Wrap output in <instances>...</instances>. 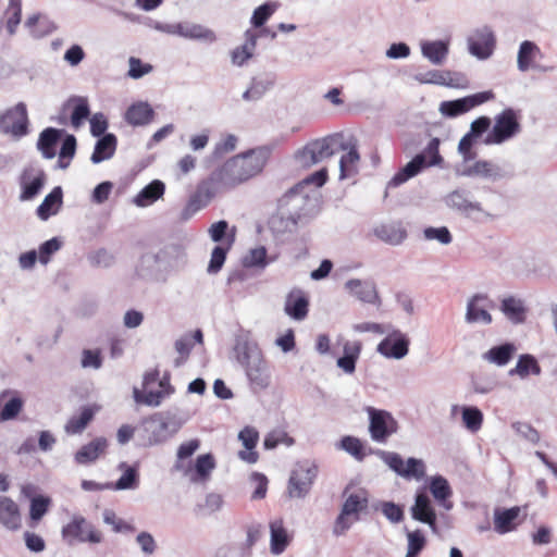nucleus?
<instances>
[{"instance_id":"obj_60","label":"nucleus","mask_w":557,"mask_h":557,"mask_svg":"<svg viewBox=\"0 0 557 557\" xmlns=\"http://www.w3.org/2000/svg\"><path fill=\"white\" fill-rule=\"evenodd\" d=\"M223 504V499L220 495L211 493L208 494L205 503L198 505V510L203 513H212L218 511Z\"/></svg>"},{"instance_id":"obj_4","label":"nucleus","mask_w":557,"mask_h":557,"mask_svg":"<svg viewBox=\"0 0 557 557\" xmlns=\"http://www.w3.org/2000/svg\"><path fill=\"white\" fill-rule=\"evenodd\" d=\"M62 537L70 545L76 542L99 544L103 540L101 531L83 516H74L72 520L62 528Z\"/></svg>"},{"instance_id":"obj_3","label":"nucleus","mask_w":557,"mask_h":557,"mask_svg":"<svg viewBox=\"0 0 557 557\" xmlns=\"http://www.w3.org/2000/svg\"><path fill=\"white\" fill-rule=\"evenodd\" d=\"M443 158L440 154V139L432 138L423 152L417 154L410 162L401 168L389 181L388 185L397 187L411 177L418 175L423 169L441 165Z\"/></svg>"},{"instance_id":"obj_52","label":"nucleus","mask_w":557,"mask_h":557,"mask_svg":"<svg viewBox=\"0 0 557 557\" xmlns=\"http://www.w3.org/2000/svg\"><path fill=\"white\" fill-rule=\"evenodd\" d=\"M231 244L232 243H228V245L226 247H224V246H215L214 247V249L212 250V253H211V259H210L209 265H208L209 273H218L222 269V267L225 262V259H226L227 251L231 248Z\"/></svg>"},{"instance_id":"obj_8","label":"nucleus","mask_w":557,"mask_h":557,"mask_svg":"<svg viewBox=\"0 0 557 557\" xmlns=\"http://www.w3.org/2000/svg\"><path fill=\"white\" fill-rule=\"evenodd\" d=\"M520 131V124L516 112L512 109H505L495 117V124L485 138L487 145L502 144Z\"/></svg>"},{"instance_id":"obj_61","label":"nucleus","mask_w":557,"mask_h":557,"mask_svg":"<svg viewBox=\"0 0 557 557\" xmlns=\"http://www.w3.org/2000/svg\"><path fill=\"white\" fill-rule=\"evenodd\" d=\"M102 364L100 350L85 349L82 357V366L84 368L99 369Z\"/></svg>"},{"instance_id":"obj_2","label":"nucleus","mask_w":557,"mask_h":557,"mask_svg":"<svg viewBox=\"0 0 557 557\" xmlns=\"http://www.w3.org/2000/svg\"><path fill=\"white\" fill-rule=\"evenodd\" d=\"M343 133H334L322 138L309 141L296 153V160L300 166L309 169L339 151L343 143Z\"/></svg>"},{"instance_id":"obj_17","label":"nucleus","mask_w":557,"mask_h":557,"mask_svg":"<svg viewBox=\"0 0 557 557\" xmlns=\"http://www.w3.org/2000/svg\"><path fill=\"white\" fill-rule=\"evenodd\" d=\"M470 52L480 58L485 59L491 55L495 39L491 30L487 28L478 29L468 40Z\"/></svg>"},{"instance_id":"obj_50","label":"nucleus","mask_w":557,"mask_h":557,"mask_svg":"<svg viewBox=\"0 0 557 557\" xmlns=\"http://www.w3.org/2000/svg\"><path fill=\"white\" fill-rule=\"evenodd\" d=\"M408 549L406 557H418L426 544V540L420 530L409 532L408 535Z\"/></svg>"},{"instance_id":"obj_28","label":"nucleus","mask_w":557,"mask_h":557,"mask_svg":"<svg viewBox=\"0 0 557 557\" xmlns=\"http://www.w3.org/2000/svg\"><path fill=\"white\" fill-rule=\"evenodd\" d=\"M368 494L364 490L351 493L342 507L345 515H350L354 520H359V513L368 508Z\"/></svg>"},{"instance_id":"obj_24","label":"nucleus","mask_w":557,"mask_h":557,"mask_svg":"<svg viewBox=\"0 0 557 557\" xmlns=\"http://www.w3.org/2000/svg\"><path fill=\"white\" fill-rule=\"evenodd\" d=\"M71 110V124L78 128L90 114L88 101L83 97H74L66 101L63 111Z\"/></svg>"},{"instance_id":"obj_33","label":"nucleus","mask_w":557,"mask_h":557,"mask_svg":"<svg viewBox=\"0 0 557 557\" xmlns=\"http://www.w3.org/2000/svg\"><path fill=\"white\" fill-rule=\"evenodd\" d=\"M164 188L161 181H153L139 191L134 201L138 207L149 206L163 196Z\"/></svg>"},{"instance_id":"obj_9","label":"nucleus","mask_w":557,"mask_h":557,"mask_svg":"<svg viewBox=\"0 0 557 557\" xmlns=\"http://www.w3.org/2000/svg\"><path fill=\"white\" fill-rule=\"evenodd\" d=\"M315 475V467H311L308 463L296 465L290 473L287 484V493L289 497H305L309 493Z\"/></svg>"},{"instance_id":"obj_25","label":"nucleus","mask_w":557,"mask_h":557,"mask_svg":"<svg viewBox=\"0 0 557 557\" xmlns=\"http://www.w3.org/2000/svg\"><path fill=\"white\" fill-rule=\"evenodd\" d=\"M259 37V34L255 30L248 29L245 33V42L244 45L236 47L232 51V62L235 65H243L246 61H248L256 49L257 46V39Z\"/></svg>"},{"instance_id":"obj_46","label":"nucleus","mask_w":557,"mask_h":557,"mask_svg":"<svg viewBox=\"0 0 557 557\" xmlns=\"http://www.w3.org/2000/svg\"><path fill=\"white\" fill-rule=\"evenodd\" d=\"M341 447L359 461L366 457L364 445L358 437L344 436L341 441Z\"/></svg>"},{"instance_id":"obj_22","label":"nucleus","mask_w":557,"mask_h":557,"mask_svg":"<svg viewBox=\"0 0 557 557\" xmlns=\"http://www.w3.org/2000/svg\"><path fill=\"white\" fill-rule=\"evenodd\" d=\"M108 447V442L103 437H97L90 443L82 446L75 454V461L81 465L90 463L99 458Z\"/></svg>"},{"instance_id":"obj_35","label":"nucleus","mask_w":557,"mask_h":557,"mask_svg":"<svg viewBox=\"0 0 557 557\" xmlns=\"http://www.w3.org/2000/svg\"><path fill=\"white\" fill-rule=\"evenodd\" d=\"M346 285L361 301L369 304L379 301V295L374 285L362 283L360 280H350Z\"/></svg>"},{"instance_id":"obj_51","label":"nucleus","mask_w":557,"mask_h":557,"mask_svg":"<svg viewBox=\"0 0 557 557\" xmlns=\"http://www.w3.org/2000/svg\"><path fill=\"white\" fill-rule=\"evenodd\" d=\"M199 447H200V440H198V438H193L190 441L182 443L180 445V447L177 448V453H176L177 460L175 463V468L177 470H182L183 469L182 461L187 459L188 457L193 456L198 450Z\"/></svg>"},{"instance_id":"obj_63","label":"nucleus","mask_w":557,"mask_h":557,"mask_svg":"<svg viewBox=\"0 0 557 557\" xmlns=\"http://www.w3.org/2000/svg\"><path fill=\"white\" fill-rule=\"evenodd\" d=\"M108 128V120L104 114L96 113L90 119V132L95 137L104 134Z\"/></svg>"},{"instance_id":"obj_41","label":"nucleus","mask_w":557,"mask_h":557,"mask_svg":"<svg viewBox=\"0 0 557 557\" xmlns=\"http://www.w3.org/2000/svg\"><path fill=\"white\" fill-rule=\"evenodd\" d=\"M541 368L536 361V359L531 355H522L515 369L510 370V374H518L521 377H525L529 374H540Z\"/></svg>"},{"instance_id":"obj_42","label":"nucleus","mask_w":557,"mask_h":557,"mask_svg":"<svg viewBox=\"0 0 557 557\" xmlns=\"http://www.w3.org/2000/svg\"><path fill=\"white\" fill-rule=\"evenodd\" d=\"M51 506V498L44 495H37L30 498L29 518L34 522H38L48 512Z\"/></svg>"},{"instance_id":"obj_14","label":"nucleus","mask_w":557,"mask_h":557,"mask_svg":"<svg viewBox=\"0 0 557 557\" xmlns=\"http://www.w3.org/2000/svg\"><path fill=\"white\" fill-rule=\"evenodd\" d=\"M46 173L38 168H26L20 176V185L22 188L20 200L26 201L35 198L42 189L46 183Z\"/></svg>"},{"instance_id":"obj_44","label":"nucleus","mask_w":557,"mask_h":557,"mask_svg":"<svg viewBox=\"0 0 557 557\" xmlns=\"http://www.w3.org/2000/svg\"><path fill=\"white\" fill-rule=\"evenodd\" d=\"M430 491L433 497L442 504L451 496V490L447 480L441 475L431 479Z\"/></svg>"},{"instance_id":"obj_15","label":"nucleus","mask_w":557,"mask_h":557,"mask_svg":"<svg viewBox=\"0 0 557 557\" xmlns=\"http://www.w3.org/2000/svg\"><path fill=\"white\" fill-rule=\"evenodd\" d=\"M376 350L386 358L401 359L409 350V339L403 333L396 331L386 336Z\"/></svg>"},{"instance_id":"obj_1","label":"nucleus","mask_w":557,"mask_h":557,"mask_svg":"<svg viewBox=\"0 0 557 557\" xmlns=\"http://www.w3.org/2000/svg\"><path fill=\"white\" fill-rule=\"evenodd\" d=\"M269 159V151L264 148L251 149L236 154L216 168L218 175L230 189L248 182L259 175Z\"/></svg>"},{"instance_id":"obj_20","label":"nucleus","mask_w":557,"mask_h":557,"mask_svg":"<svg viewBox=\"0 0 557 557\" xmlns=\"http://www.w3.org/2000/svg\"><path fill=\"white\" fill-rule=\"evenodd\" d=\"M238 438L246 448L238 453L239 458L248 463H256L259 459V454L255 450L259 441L258 431L252 426H245L239 432Z\"/></svg>"},{"instance_id":"obj_12","label":"nucleus","mask_w":557,"mask_h":557,"mask_svg":"<svg viewBox=\"0 0 557 557\" xmlns=\"http://www.w3.org/2000/svg\"><path fill=\"white\" fill-rule=\"evenodd\" d=\"M215 169L207 178L200 181L190 198V205L206 207L219 193L230 190Z\"/></svg>"},{"instance_id":"obj_49","label":"nucleus","mask_w":557,"mask_h":557,"mask_svg":"<svg viewBox=\"0 0 557 557\" xmlns=\"http://www.w3.org/2000/svg\"><path fill=\"white\" fill-rule=\"evenodd\" d=\"M327 178H329V171L326 168H322L319 171H315L314 173L308 175L295 187L290 188L288 194H296L297 190L300 187H302L304 185H313L315 187H322L327 182Z\"/></svg>"},{"instance_id":"obj_7","label":"nucleus","mask_w":557,"mask_h":557,"mask_svg":"<svg viewBox=\"0 0 557 557\" xmlns=\"http://www.w3.org/2000/svg\"><path fill=\"white\" fill-rule=\"evenodd\" d=\"M383 461L398 475L406 480L420 481L425 476V463L421 459L408 458L406 461L397 453L381 454Z\"/></svg>"},{"instance_id":"obj_54","label":"nucleus","mask_w":557,"mask_h":557,"mask_svg":"<svg viewBox=\"0 0 557 557\" xmlns=\"http://www.w3.org/2000/svg\"><path fill=\"white\" fill-rule=\"evenodd\" d=\"M185 36L194 39H201L208 42H213L216 39L214 32L202 25H191L186 29Z\"/></svg>"},{"instance_id":"obj_34","label":"nucleus","mask_w":557,"mask_h":557,"mask_svg":"<svg viewBox=\"0 0 557 557\" xmlns=\"http://www.w3.org/2000/svg\"><path fill=\"white\" fill-rule=\"evenodd\" d=\"M486 297L476 295L468 304L466 319L468 322H483L490 324L492 317L487 312L485 306H480V302L485 301Z\"/></svg>"},{"instance_id":"obj_21","label":"nucleus","mask_w":557,"mask_h":557,"mask_svg":"<svg viewBox=\"0 0 557 557\" xmlns=\"http://www.w3.org/2000/svg\"><path fill=\"white\" fill-rule=\"evenodd\" d=\"M309 300L302 290H292L285 301V312L295 320H304L308 315Z\"/></svg>"},{"instance_id":"obj_62","label":"nucleus","mask_w":557,"mask_h":557,"mask_svg":"<svg viewBox=\"0 0 557 557\" xmlns=\"http://www.w3.org/2000/svg\"><path fill=\"white\" fill-rule=\"evenodd\" d=\"M267 258V250L264 247H258L250 250L249 255L245 259L246 265L249 267H264Z\"/></svg>"},{"instance_id":"obj_53","label":"nucleus","mask_w":557,"mask_h":557,"mask_svg":"<svg viewBox=\"0 0 557 557\" xmlns=\"http://www.w3.org/2000/svg\"><path fill=\"white\" fill-rule=\"evenodd\" d=\"M237 137L232 134H227L223 136L219 143L215 144L213 149V157L214 158H222L225 154L233 152L236 149L237 146Z\"/></svg>"},{"instance_id":"obj_38","label":"nucleus","mask_w":557,"mask_h":557,"mask_svg":"<svg viewBox=\"0 0 557 557\" xmlns=\"http://www.w3.org/2000/svg\"><path fill=\"white\" fill-rule=\"evenodd\" d=\"M502 311L513 323H521L525 318V310L521 300L513 297L505 298L502 302Z\"/></svg>"},{"instance_id":"obj_59","label":"nucleus","mask_w":557,"mask_h":557,"mask_svg":"<svg viewBox=\"0 0 557 557\" xmlns=\"http://www.w3.org/2000/svg\"><path fill=\"white\" fill-rule=\"evenodd\" d=\"M138 480V474L135 468L127 467L124 473L115 483V488L117 490H127L136 486Z\"/></svg>"},{"instance_id":"obj_37","label":"nucleus","mask_w":557,"mask_h":557,"mask_svg":"<svg viewBox=\"0 0 557 557\" xmlns=\"http://www.w3.org/2000/svg\"><path fill=\"white\" fill-rule=\"evenodd\" d=\"M515 349V346L509 343L500 346H495L491 348L487 352H485L484 358L497 366H505L512 358Z\"/></svg>"},{"instance_id":"obj_48","label":"nucleus","mask_w":557,"mask_h":557,"mask_svg":"<svg viewBox=\"0 0 557 557\" xmlns=\"http://www.w3.org/2000/svg\"><path fill=\"white\" fill-rule=\"evenodd\" d=\"M278 3L276 2H267L260 7H258L252 14L251 24L255 27H261L271 15L277 10Z\"/></svg>"},{"instance_id":"obj_23","label":"nucleus","mask_w":557,"mask_h":557,"mask_svg":"<svg viewBox=\"0 0 557 557\" xmlns=\"http://www.w3.org/2000/svg\"><path fill=\"white\" fill-rule=\"evenodd\" d=\"M153 116V109L147 102H136L125 112V121L133 126L147 125Z\"/></svg>"},{"instance_id":"obj_55","label":"nucleus","mask_w":557,"mask_h":557,"mask_svg":"<svg viewBox=\"0 0 557 557\" xmlns=\"http://www.w3.org/2000/svg\"><path fill=\"white\" fill-rule=\"evenodd\" d=\"M23 408V400L20 397H12L9 399L0 413L2 420H12L17 417Z\"/></svg>"},{"instance_id":"obj_29","label":"nucleus","mask_w":557,"mask_h":557,"mask_svg":"<svg viewBox=\"0 0 557 557\" xmlns=\"http://www.w3.org/2000/svg\"><path fill=\"white\" fill-rule=\"evenodd\" d=\"M61 203L62 190L61 187H55L45 197L44 201L37 208L38 218L44 221L48 220L52 214L58 212Z\"/></svg>"},{"instance_id":"obj_43","label":"nucleus","mask_w":557,"mask_h":557,"mask_svg":"<svg viewBox=\"0 0 557 557\" xmlns=\"http://www.w3.org/2000/svg\"><path fill=\"white\" fill-rule=\"evenodd\" d=\"M25 26L35 38L44 37L51 32L50 23L40 14L29 16L25 22Z\"/></svg>"},{"instance_id":"obj_18","label":"nucleus","mask_w":557,"mask_h":557,"mask_svg":"<svg viewBox=\"0 0 557 557\" xmlns=\"http://www.w3.org/2000/svg\"><path fill=\"white\" fill-rule=\"evenodd\" d=\"M216 462L212 454L199 455L194 467L184 470L185 475H189L193 482H206L211 472L215 469Z\"/></svg>"},{"instance_id":"obj_19","label":"nucleus","mask_w":557,"mask_h":557,"mask_svg":"<svg viewBox=\"0 0 557 557\" xmlns=\"http://www.w3.org/2000/svg\"><path fill=\"white\" fill-rule=\"evenodd\" d=\"M520 512L521 509L518 506L508 509H495L494 530L499 534L513 531L520 523Z\"/></svg>"},{"instance_id":"obj_16","label":"nucleus","mask_w":557,"mask_h":557,"mask_svg":"<svg viewBox=\"0 0 557 557\" xmlns=\"http://www.w3.org/2000/svg\"><path fill=\"white\" fill-rule=\"evenodd\" d=\"M0 524L12 532L22 527V515L18 505L8 496H0Z\"/></svg>"},{"instance_id":"obj_26","label":"nucleus","mask_w":557,"mask_h":557,"mask_svg":"<svg viewBox=\"0 0 557 557\" xmlns=\"http://www.w3.org/2000/svg\"><path fill=\"white\" fill-rule=\"evenodd\" d=\"M375 236L389 245H399L406 238V230L399 223L382 224L374 230Z\"/></svg>"},{"instance_id":"obj_39","label":"nucleus","mask_w":557,"mask_h":557,"mask_svg":"<svg viewBox=\"0 0 557 557\" xmlns=\"http://www.w3.org/2000/svg\"><path fill=\"white\" fill-rule=\"evenodd\" d=\"M540 53L539 47L532 41H523L518 52V67L524 72L530 69L535 57Z\"/></svg>"},{"instance_id":"obj_10","label":"nucleus","mask_w":557,"mask_h":557,"mask_svg":"<svg viewBox=\"0 0 557 557\" xmlns=\"http://www.w3.org/2000/svg\"><path fill=\"white\" fill-rule=\"evenodd\" d=\"M0 129L14 137L25 136L28 132V116L23 102L8 109L0 116Z\"/></svg>"},{"instance_id":"obj_57","label":"nucleus","mask_w":557,"mask_h":557,"mask_svg":"<svg viewBox=\"0 0 557 557\" xmlns=\"http://www.w3.org/2000/svg\"><path fill=\"white\" fill-rule=\"evenodd\" d=\"M475 137L467 133L458 144V151L462 156L465 162L471 161L475 158L476 153L472 150Z\"/></svg>"},{"instance_id":"obj_58","label":"nucleus","mask_w":557,"mask_h":557,"mask_svg":"<svg viewBox=\"0 0 557 557\" xmlns=\"http://www.w3.org/2000/svg\"><path fill=\"white\" fill-rule=\"evenodd\" d=\"M444 78L443 85L447 87L466 88L469 84L467 76L459 72L444 71Z\"/></svg>"},{"instance_id":"obj_27","label":"nucleus","mask_w":557,"mask_h":557,"mask_svg":"<svg viewBox=\"0 0 557 557\" xmlns=\"http://www.w3.org/2000/svg\"><path fill=\"white\" fill-rule=\"evenodd\" d=\"M412 517L413 519L430 525L435 524L436 515L430 505L429 497L425 494L420 493L416 496V503L412 507Z\"/></svg>"},{"instance_id":"obj_5","label":"nucleus","mask_w":557,"mask_h":557,"mask_svg":"<svg viewBox=\"0 0 557 557\" xmlns=\"http://www.w3.org/2000/svg\"><path fill=\"white\" fill-rule=\"evenodd\" d=\"M246 375L250 384L258 389H265L271 383V374L267 360L258 350L246 352L243 357Z\"/></svg>"},{"instance_id":"obj_47","label":"nucleus","mask_w":557,"mask_h":557,"mask_svg":"<svg viewBox=\"0 0 557 557\" xmlns=\"http://www.w3.org/2000/svg\"><path fill=\"white\" fill-rule=\"evenodd\" d=\"M462 421L468 430L476 432L482 426L483 414L475 407H465L462 409Z\"/></svg>"},{"instance_id":"obj_32","label":"nucleus","mask_w":557,"mask_h":557,"mask_svg":"<svg viewBox=\"0 0 557 557\" xmlns=\"http://www.w3.org/2000/svg\"><path fill=\"white\" fill-rule=\"evenodd\" d=\"M95 410L91 407H84L79 414L72 416L66 422L64 430L67 434L74 435L82 433L86 426L92 421Z\"/></svg>"},{"instance_id":"obj_11","label":"nucleus","mask_w":557,"mask_h":557,"mask_svg":"<svg viewBox=\"0 0 557 557\" xmlns=\"http://www.w3.org/2000/svg\"><path fill=\"white\" fill-rule=\"evenodd\" d=\"M339 150L345 151L339 159V180L343 181L357 176L361 160L358 151L357 138L354 136L345 138V136H343V143L339 146Z\"/></svg>"},{"instance_id":"obj_45","label":"nucleus","mask_w":557,"mask_h":557,"mask_svg":"<svg viewBox=\"0 0 557 557\" xmlns=\"http://www.w3.org/2000/svg\"><path fill=\"white\" fill-rule=\"evenodd\" d=\"M497 166L487 160H478L472 165L468 166L465 174L468 176H482L490 177L496 174Z\"/></svg>"},{"instance_id":"obj_64","label":"nucleus","mask_w":557,"mask_h":557,"mask_svg":"<svg viewBox=\"0 0 557 557\" xmlns=\"http://www.w3.org/2000/svg\"><path fill=\"white\" fill-rule=\"evenodd\" d=\"M24 540L26 547L32 552L40 553L46 548V543L44 539L36 533L25 532Z\"/></svg>"},{"instance_id":"obj_6","label":"nucleus","mask_w":557,"mask_h":557,"mask_svg":"<svg viewBox=\"0 0 557 557\" xmlns=\"http://www.w3.org/2000/svg\"><path fill=\"white\" fill-rule=\"evenodd\" d=\"M369 432L371 438L377 443H385L398 430V422L386 410L368 407Z\"/></svg>"},{"instance_id":"obj_36","label":"nucleus","mask_w":557,"mask_h":557,"mask_svg":"<svg viewBox=\"0 0 557 557\" xmlns=\"http://www.w3.org/2000/svg\"><path fill=\"white\" fill-rule=\"evenodd\" d=\"M59 137L60 132L52 127L46 128L41 132L37 145L45 158L51 159L55 156V145Z\"/></svg>"},{"instance_id":"obj_56","label":"nucleus","mask_w":557,"mask_h":557,"mask_svg":"<svg viewBox=\"0 0 557 557\" xmlns=\"http://www.w3.org/2000/svg\"><path fill=\"white\" fill-rule=\"evenodd\" d=\"M197 166V158L187 153L182 157L176 164L175 176L177 180H181L183 176L187 175L189 172L195 170Z\"/></svg>"},{"instance_id":"obj_13","label":"nucleus","mask_w":557,"mask_h":557,"mask_svg":"<svg viewBox=\"0 0 557 557\" xmlns=\"http://www.w3.org/2000/svg\"><path fill=\"white\" fill-rule=\"evenodd\" d=\"M493 96L492 91H483L457 100L443 101L440 104V112L445 116L455 117L488 101Z\"/></svg>"},{"instance_id":"obj_40","label":"nucleus","mask_w":557,"mask_h":557,"mask_svg":"<svg viewBox=\"0 0 557 557\" xmlns=\"http://www.w3.org/2000/svg\"><path fill=\"white\" fill-rule=\"evenodd\" d=\"M422 53L432 63L441 64L448 53V47L443 41H431L422 46Z\"/></svg>"},{"instance_id":"obj_31","label":"nucleus","mask_w":557,"mask_h":557,"mask_svg":"<svg viewBox=\"0 0 557 557\" xmlns=\"http://www.w3.org/2000/svg\"><path fill=\"white\" fill-rule=\"evenodd\" d=\"M271 529V552L275 555L282 554L288 543V535L284 528L283 520H274L270 523Z\"/></svg>"},{"instance_id":"obj_30","label":"nucleus","mask_w":557,"mask_h":557,"mask_svg":"<svg viewBox=\"0 0 557 557\" xmlns=\"http://www.w3.org/2000/svg\"><path fill=\"white\" fill-rule=\"evenodd\" d=\"M115 149V136L113 134H107L97 141L90 159L94 163H100L110 159L114 154Z\"/></svg>"}]
</instances>
